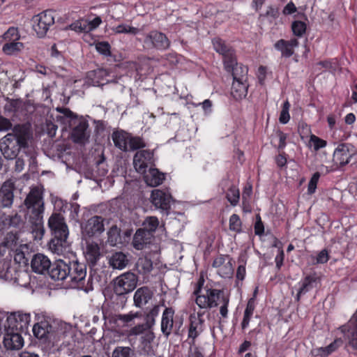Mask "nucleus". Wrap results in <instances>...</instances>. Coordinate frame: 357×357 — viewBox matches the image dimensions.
Listing matches in <instances>:
<instances>
[{
    "label": "nucleus",
    "mask_w": 357,
    "mask_h": 357,
    "mask_svg": "<svg viewBox=\"0 0 357 357\" xmlns=\"http://www.w3.org/2000/svg\"><path fill=\"white\" fill-rule=\"evenodd\" d=\"M31 137L32 132L29 123L15 125L10 132L0 139V151L3 158L8 160H15L20 151L24 150L25 154L30 155V162H34V154L25 151Z\"/></svg>",
    "instance_id": "obj_1"
},
{
    "label": "nucleus",
    "mask_w": 357,
    "mask_h": 357,
    "mask_svg": "<svg viewBox=\"0 0 357 357\" xmlns=\"http://www.w3.org/2000/svg\"><path fill=\"white\" fill-rule=\"evenodd\" d=\"M142 313L139 312H130L127 314H114L108 317V322L116 329H124L130 328L126 331V335L128 337L142 335V343L152 342L155 337L154 333L150 331V328L145 323L135 325V319L140 318Z\"/></svg>",
    "instance_id": "obj_2"
},
{
    "label": "nucleus",
    "mask_w": 357,
    "mask_h": 357,
    "mask_svg": "<svg viewBox=\"0 0 357 357\" xmlns=\"http://www.w3.org/2000/svg\"><path fill=\"white\" fill-rule=\"evenodd\" d=\"M66 282L73 288L89 292L93 289L91 277H86V266L77 261L68 263Z\"/></svg>",
    "instance_id": "obj_3"
},
{
    "label": "nucleus",
    "mask_w": 357,
    "mask_h": 357,
    "mask_svg": "<svg viewBox=\"0 0 357 357\" xmlns=\"http://www.w3.org/2000/svg\"><path fill=\"white\" fill-rule=\"evenodd\" d=\"M199 291L200 290L198 289L194 291V294L197 296L195 302L200 308L216 307L221 303L222 298L228 296L223 291L219 289H208L203 295L199 294Z\"/></svg>",
    "instance_id": "obj_4"
},
{
    "label": "nucleus",
    "mask_w": 357,
    "mask_h": 357,
    "mask_svg": "<svg viewBox=\"0 0 357 357\" xmlns=\"http://www.w3.org/2000/svg\"><path fill=\"white\" fill-rule=\"evenodd\" d=\"M55 12L46 10L32 18V27L39 38L44 37L50 28L54 24Z\"/></svg>",
    "instance_id": "obj_5"
},
{
    "label": "nucleus",
    "mask_w": 357,
    "mask_h": 357,
    "mask_svg": "<svg viewBox=\"0 0 357 357\" xmlns=\"http://www.w3.org/2000/svg\"><path fill=\"white\" fill-rule=\"evenodd\" d=\"M357 154L354 146L349 143H342L338 144L335 148L333 155V169H340L349 164L351 158Z\"/></svg>",
    "instance_id": "obj_6"
},
{
    "label": "nucleus",
    "mask_w": 357,
    "mask_h": 357,
    "mask_svg": "<svg viewBox=\"0 0 357 357\" xmlns=\"http://www.w3.org/2000/svg\"><path fill=\"white\" fill-rule=\"evenodd\" d=\"M24 205L28 209L29 216L43 215L45 208L42 191L38 188H32L24 200Z\"/></svg>",
    "instance_id": "obj_7"
},
{
    "label": "nucleus",
    "mask_w": 357,
    "mask_h": 357,
    "mask_svg": "<svg viewBox=\"0 0 357 357\" xmlns=\"http://www.w3.org/2000/svg\"><path fill=\"white\" fill-rule=\"evenodd\" d=\"M143 47L146 50H165L169 48L170 41L165 34L158 31H151L144 35L142 41Z\"/></svg>",
    "instance_id": "obj_8"
},
{
    "label": "nucleus",
    "mask_w": 357,
    "mask_h": 357,
    "mask_svg": "<svg viewBox=\"0 0 357 357\" xmlns=\"http://www.w3.org/2000/svg\"><path fill=\"white\" fill-rule=\"evenodd\" d=\"M137 282V279L134 273H125L114 280V291L117 295H125L135 289Z\"/></svg>",
    "instance_id": "obj_9"
},
{
    "label": "nucleus",
    "mask_w": 357,
    "mask_h": 357,
    "mask_svg": "<svg viewBox=\"0 0 357 357\" xmlns=\"http://www.w3.org/2000/svg\"><path fill=\"white\" fill-rule=\"evenodd\" d=\"M31 321L30 314L15 312L7 314L4 328H8L22 333L26 332Z\"/></svg>",
    "instance_id": "obj_10"
},
{
    "label": "nucleus",
    "mask_w": 357,
    "mask_h": 357,
    "mask_svg": "<svg viewBox=\"0 0 357 357\" xmlns=\"http://www.w3.org/2000/svg\"><path fill=\"white\" fill-rule=\"evenodd\" d=\"M72 126H74L71 132L73 141L80 144L87 143L90 137L88 122L82 117H79V119H75Z\"/></svg>",
    "instance_id": "obj_11"
},
{
    "label": "nucleus",
    "mask_w": 357,
    "mask_h": 357,
    "mask_svg": "<svg viewBox=\"0 0 357 357\" xmlns=\"http://www.w3.org/2000/svg\"><path fill=\"white\" fill-rule=\"evenodd\" d=\"M47 226L53 236H68V228L62 214L53 213L48 219Z\"/></svg>",
    "instance_id": "obj_12"
},
{
    "label": "nucleus",
    "mask_w": 357,
    "mask_h": 357,
    "mask_svg": "<svg viewBox=\"0 0 357 357\" xmlns=\"http://www.w3.org/2000/svg\"><path fill=\"white\" fill-rule=\"evenodd\" d=\"M153 162V152L149 150L138 151L134 155L133 165L136 171L144 174Z\"/></svg>",
    "instance_id": "obj_13"
},
{
    "label": "nucleus",
    "mask_w": 357,
    "mask_h": 357,
    "mask_svg": "<svg viewBox=\"0 0 357 357\" xmlns=\"http://www.w3.org/2000/svg\"><path fill=\"white\" fill-rule=\"evenodd\" d=\"M6 331L3 338V344L7 349L19 350L24 344V340L21 335L22 332L4 328Z\"/></svg>",
    "instance_id": "obj_14"
},
{
    "label": "nucleus",
    "mask_w": 357,
    "mask_h": 357,
    "mask_svg": "<svg viewBox=\"0 0 357 357\" xmlns=\"http://www.w3.org/2000/svg\"><path fill=\"white\" fill-rule=\"evenodd\" d=\"M174 312L172 307H166L162 312L161 331L166 337H168L172 333H178V330L176 329V324L174 326Z\"/></svg>",
    "instance_id": "obj_15"
},
{
    "label": "nucleus",
    "mask_w": 357,
    "mask_h": 357,
    "mask_svg": "<svg viewBox=\"0 0 357 357\" xmlns=\"http://www.w3.org/2000/svg\"><path fill=\"white\" fill-rule=\"evenodd\" d=\"M104 230L103 218L98 215L91 217L82 226L83 235L89 237L93 236L97 234H100Z\"/></svg>",
    "instance_id": "obj_16"
},
{
    "label": "nucleus",
    "mask_w": 357,
    "mask_h": 357,
    "mask_svg": "<svg viewBox=\"0 0 357 357\" xmlns=\"http://www.w3.org/2000/svg\"><path fill=\"white\" fill-rule=\"evenodd\" d=\"M172 196L169 193L156 189L151 192V201L153 205L158 209L168 211L170 208Z\"/></svg>",
    "instance_id": "obj_17"
},
{
    "label": "nucleus",
    "mask_w": 357,
    "mask_h": 357,
    "mask_svg": "<svg viewBox=\"0 0 357 357\" xmlns=\"http://www.w3.org/2000/svg\"><path fill=\"white\" fill-rule=\"evenodd\" d=\"M20 247H26L20 241L17 232H8L1 243H0V255H3L7 251H14Z\"/></svg>",
    "instance_id": "obj_18"
},
{
    "label": "nucleus",
    "mask_w": 357,
    "mask_h": 357,
    "mask_svg": "<svg viewBox=\"0 0 357 357\" xmlns=\"http://www.w3.org/2000/svg\"><path fill=\"white\" fill-rule=\"evenodd\" d=\"M15 190L14 183L10 181L3 183L0 188V205L3 208H10L13 202Z\"/></svg>",
    "instance_id": "obj_19"
},
{
    "label": "nucleus",
    "mask_w": 357,
    "mask_h": 357,
    "mask_svg": "<svg viewBox=\"0 0 357 357\" xmlns=\"http://www.w3.org/2000/svg\"><path fill=\"white\" fill-rule=\"evenodd\" d=\"M153 234L146 229H138L132 238V246L138 250H143L151 243Z\"/></svg>",
    "instance_id": "obj_20"
},
{
    "label": "nucleus",
    "mask_w": 357,
    "mask_h": 357,
    "mask_svg": "<svg viewBox=\"0 0 357 357\" xmlns=\"http://www.w3.org/2000/svg\"><path fill=\"white\" fill-rule=\"evenodd\" d=\"M52 263L49 258L43 254H36L33 256L31 261V266L35 273L43 274L50 271Z\"/></svg>",
    "instance_id": "obj_21"
},
{
    "label": "nucleus",
    "mask_w": 357,
    "mask_h": 357,
    "mask_svg": "<svg viewBox=\"0 0 357 357\" xmlns=\"http://www.w3.org/2000/svg\"><path fill=\"white\" fill-rule=\"evenodd\" d=\"M28 222L30 224L31 232L34 241H40L45 234L43 225V215L29 216Z\"/></svg>",
    "instance_id": "obj_22"
},
{
    "label": "nucleus",
    "mask_w": 357,
    "mask_h": 357,
    "mask_svg": "<svg viewBox=\"0 0 357 357\" xmlns=\"http://www.w3.org/2000/svg\"><path fill=\"white\" fill-rule=\"evenodd\" d=\"M68 268V263L59 259L52 264L49 275L53 280L66 281Z\"/></svg>",
    "instance_id": "obj_23"
},
{
    "label": "nucleus",
    "mask_w": 357,
    "mask_h": 357,
    "mask_svg": "<svg viewBox=\"0 0 357 357\" xmlns=\"http://www.w3.org/2000/svg\"><path fill=\"white\" fill-rule=\"evenodd\" d=\"M298 41L296 38L289 40L280 39L274 44V47L281 52L283 57L289 58L294 53V48L298 46Z\"/></svg>",
    "instance_id": "obj_24"
},
{
    "label": "nucleus",
    "mask_w": 357,
    "mask_h": 357,
    "mask_svg": "<svg viewBox=\"0 0 357 357\" xmlns=\"http://www.w3.org/2000/svg\"><path fill=\"white\" fill-rule=\"evenodd\" d=\"M153 296V292L149 287H140L135 292L133 297L134 305L137 307H142L149 303Z\"/></svg>",
    "instance_id": "obj_25"
},
{
    "label": "nucleus",
    "mask_w": 357,
    "mask_h": 357,
    "mask_svg": "<svg viewBox=\"0 0 357 357\" xmlns=\"http://www.w3.org/2000/svg\"><path fill=\"white\" fill-rule=\"evenodd\" d=\"M67 238L68 236H54L49 243V249L54 254L64 255L69 247Z\"/></svg>",
    "instance_id": "obj_26"
},
{
    "label": "nucleus",
    "mask_w": 357,
    "mask_h": 357,
    "mask_svg": "<svg viewBox=\"0 0 357 357\" xmlns=\"http://www.w3.org/2000/svg\"><path fill=\"white\" fill-rule=\"evenodd\" d=\"M144 178L146 183L152 187L158 186L162 183L165 179V176L157 169L150 168L148 172L144 173Z\"/></svg>",
    "instance_id": "obj_27"
},
{
    "label": "nucleus",
    "mask_w": 357,
    "mask_h": 357,
    "mask_svg": "<svg viewBox=\"0 0 357 357\" xmlns=\"http://www.w3.org/2000/svg\"><path fill=\"white\" fill-rule=\"evenodd\" d=\"M130 134L123 131H115L112 135L114 146L123 151H128V144Z\"/></svg>",
    "instance_id": "obj_28"
},
{
    "label": "nucleus",
    "mask_w": 357,
    "mask_h": 357,
    "mask_svg": "<svg viewBox=\"0 0 357 357\" xmlns=\"http://www.w3.org/2000/svg\"><path fill=\"white\" fill-rule=\"evenodd\" d=\"M248 87L247 81L233 80L231 94L236 100H241L247 96Z\"/></svg>",
    "instance_id": "obj_29"
},
{
    "label": "nucleus",
    "mask_w": 357,
    "mask_h": 357,
    "mask_svg": "<svg viewBox=\"0 0 357 357\" xmlns=\"http://www.w3.org/2000/svg\"><path fill=\"white\" fill-rule=\"evenodd\" d=\"M190 325L188 331V337L194 340L202 331V321L199 314H198L197 316L191 314L190 316Z\"/></svg>",
    "instance_id": "obj_30"
},
{
    "label": "nucleus",
    "mask_w": 357,
    "mask_h": 357,
    "mask_svg": "<svg viewBox=\"0 0 357 357\" xmlns=\"http://www.w3.org/2000/svg\"><path fill=\"white\" fill-rule=\"evenodd\" d=\"M85 257L88 262L94 266L100 257V248L96 243H87Z\"/></svg>",
    "instance_id": "obj_31"
},
{
    "label": "nucleus",
    "mask_w": 357,
    "mask_h": 357,
    "mask_svg": "<svg viewBox=\"0 0 357 357\" xmlns=\"http://www.w3.org/2000/svg\"><path fill=\"white\" fill-rule=\"evenodd\" d=\"M317 279L314 275H307L303 279L296 296L297 301H299L301 295L305 294L317 286Z\"/></svg>",
    "instance_id": "obj_32"
},
{
    "label": "nucleus",
    "mask_w": 357,
    "mask_h": 357,
    "mask_svg": "<svg viewBox=\"0 0 357 357\" xmlns=\"http://www.w3.org/2000/svg\"><path fill=\"white\" fill-rule=\"evenodd\" d=\"M128 263L127 256L122 252L112 254L109 259V264L113 268L123 269Z\"/></svg>",
    "instance_id": "obj_33"
},
{
    "label": "nucleus",
    "mask_w": 357,
    "mask_h": 357,
    "mask_svg": "<svg viewBox=\"0 0 357 357\" xmlns=\"http://www.w3.org/2000/svg\"><path fill=\"white\" fill-rule=\"evenodd\" d=\"M56 111L61 115L57 118L63 119V121H66L69 123L70 126H73V123L75 122V119H79L75 113H73L70 109L66 107H57Z\"/></svg>",
    "instance_id": "obj_34"
},
{
    "label": "nucleus",
    "mask_w": 357,
    "mask_h": 357,
    "mask_svg": "<svg viewBox=\"0 0 357 357\" xmlns=\"http://www.w3.org/2000/svg\"><path fill=\"white\" fill-rule=\"evenodd\" d=\"M47 319L43 320L36 324L33 328L34 335L38 339H47Z\"/></svg>",
    "instance_id": "obj_35"
},
{
    "label": "nucleus",
    "mask_w": 357,
    "mask_h": 357,
    "mask_svg": "<svg viewBox=\"0 0 357 357\" xmlns=\"http://www.w3.org/2000/svg\"><path fill=\"white\" fill-rule=\"evenodd\" d=\"M226 199L233 206H236L240 199L239 189L234 185H231L226 192Z\"/></svg>",
    "instance_id": "obj_36"
},
{
    "label": "nucleus",
    "mask_w": 357,
    "mask_h": 357,
    "mask_svg": "<svg viewBox=\"0 0 357 357\" xmlns=\"http://www.w3.org/2000/svg\"><path fill=\"white\" fill-rule=\"evenodd\" d=\"M231 71L232 72L233 80L247 81L248 69L246 66L241 64L236 65Z\"/></svg>",
    "instance_id": "obj_37"
},
{
    "label": "nucleus",
    "mask_w": 357,
    "mask_h": 357,
    "mask_svg": "<svg viewBox=\"0 0 357 357\" xmlns=\"http://www.w3.org/2000/svg\"><path fill=\"white\" fill-rule=\"evenodd\" d=\"M107 242L112 246L121 243L120 229L116 225H113L107 231Z\"/></svg>",
    "instance_id": "obj_38"
},
{
    "label": "nucleus",
    "mask_w": 357,
    "mask_h": 357,
    "mask_svg": "<svg viewBox=\"0 0 357 357\" xmlns=\"http://www.w3.org/2000/svg\"><path fill=\"white\" fill-rule=\"evenodd\" d=\"M160 312V305H155L146 313L145 324L151 329L155 323V318Z\"/></svg>",
    "instance_id": "obj_39"
},
{
    "label": "nucleus",
    "mask_w": 357,
    "mask_h": 357,
    "mask_svg": "<svg viewBox=\"0 0 357 357\" xmlns=\"http://www.w3.org/2000/svg\"><path fill=\"white\" fill-rule=\"evenodd\" d=\"M159 225V220L155 216L147 217L143 222L142 228L141 229H146L153 234Z\"/></svg>",
    "instance_id": "obj_40"
},
{
    "label": "nucleus",
    "mask_w": 357,
    "mask_h": 357,
    "mask_svg": "<svg viewBox=\"0 0 357 357\" xmlns=\"http://www.w3.org/2000/svg\"><path fill=\"white\" fill-rule=\"evenodd\" d=\"M135 351L130 347H116L112 353V357H135Z\"/></svg>",
    "instance_id": "obj_41"
},
{
    "label": "nucleus",
    "mask_w": 357,
    "mask_h": 357,
    "mask_svg": "<svg viewBox=\"0 0 357 357\" xmlns=\"http://www.w3.org/2000/svg\"><path fill=\"white\" fill-rule=\"evenodd\" d=\"M137 266L139 273H147L153 269V263L150 259L142 257L138 259Z\"/></svg>",
    "instance_id": "obj_42"
},
{
    "label": "nucleus",
    "mask_w": 357,
    "mask_h": 357,
    "mask_svg": "<svg viewBox=\"0 0 357 357\" xmlns=\"http://www.w3.org/2000/svg\"><path fill=\"white\" fill-rule=\"evenodd\" d=\"M24 47L22 43L12 41L8 42L3 46V51L6 54H13L16 52L20 51Z\"/></svg>",
    "instance_id": "obj_43"
},
{
    "label": "nucleus",
    "mask_w": 357,
    "mask_h": 357,
    "mask_svg": "<svg viewBox=\"0 0 357 357\" xmlns=\"http://www.w3.org/2000/svg\"><path fill=\"white\" fill-rule=\"evenodd\" d=\"M225 68L227 71L232 70L236 66V59L234 55L233 51L231 50L229 52L223 55Z\"/></svg>",
    "instance_id": "obj_44"
},
{
    "label": "nucleus",
    "mask_w": 357,
    "mask_h": 357,
    "mask_svg": "<svg viewBox=\"0 0 357 357\" xmlns=\"http://www.w3.org/2000/svg\"><path fill=\"white\" fill-rule=\"evenodd\" d=\"M234 273V268L231 262V259L227 261L224 265L220 267L219 270H218V273L222 277V278H230Z\"/></svg>",
    "instance_id": "obj_45"
},
{
    "label": "nucleus",
    "mask_w": 357,
    "mask_h": 357,
    "mask_svg": "<svg viewBox=\"0 0 357 357\" xmlns=\"http://www.w3.org/2000/svg\"><path fill=\"white\" fill-rule=\"evenodd\" d=\"M69 29L76 32H88L89 31V24L87 20H77L70 25Z\"/></svg>",
    "instance_id": "obj_46"
},
{
    "label": "nucleus",
    "mask_w": 357,
    "mask_h": 357,
    "mask_svg": "<svg viewBox=\"0 0 357 357\" xmlns=\"http://www.w3.org/2000/svg\"><path fill=\"white\" fill-rule=\"evenodd\" d=\"M114 30L116 33H130L132 35H136L139 32L137 28L124 24L116 26Z\"/></svg>",
    "instance_id": "obj_47"
},
{
    "label": "nucleus",
    "mask_w": 357,
    "mask_h": 357,
    "mask_svg": "<svg viewBox=\"0 0 357 357\" xmlns=\"http://www.w3.org/2000/svg\"><path fill=\"white\" fill-rule=\"evenodd\" d=\"M291 29L295 36L301 37L305 33L306 24L299 20L294 21L291 24Z\"/></svg>",
    "instance_id": "obj_48"
},
{
    "label": "nucleus",
    "mask_w": 357,
    "mask_h": 357,
    "mask_svg": "<svg viewBox=\"0 0 357 357\" xmlns=\"http://www.w3.org/2000/svg\"><path fill=\"white\" fill-rule=\"evenodd\" d=\"M213 45L215 50L222 54H225L229 52L231 50L230 48L225 44V43L220 38H215L213 40Z\"/></svg>",
    "instance_id": "obj_49"
},
{
    "label": "nucleus",
    "mask_w": 357,
    "mask_h": 357,
    "mask_svg": "<svg viewBox=\"0 0 357 357\" xmlns=\"http://www.w3.org/2000/svg\"><path fill=\"white\" fill-rule=\"evenodd\" d=\"M3 39L8 42L17 41L20 39L19 32L17 28L10 27L3 35Z\"/></svg>",
    "instance_id": "obj_50"
},
{
    "label": "nucleus",
    "mask_w": 357,
    "mask_h": 357,
    "mask_svg": "<svg viewBox=\"0 0 357 357\" xmlns=\"http://www.w3.org/2000/svg\"><path fill=\"white\" fill-rule=\"evenodd\" d=\"M130 150H136L146 146L145 142L139 137H132L130 135L128 144Z\"/></svg>",
    "instance_id": "obj_51"
},
{
    "label": "nucleus",
    "mask_w": 357,
    "mask_h": 357,
    "mask_svg": "<svg viewBox=\"0 0 357 357\" xmlns=\"http://www.w3.org/2000/svg\"><path fill=\"white\" fill-rule=\"evenodd\" d=\"M241 220L236 214H233L229 218V229L236 232L241 231Z\"/></svg>",
    "instance_id": "obj_52"
},
{
    "label": "nucleus",
    "mask_w": 357,
    "mask_h": 357,
    "mask_svg": "<svg viewBox=\"0 0 357 357\" xmlns=\"http://www.w3.org/2000/svg\"><path fill=\"white\" fill-rule=\"evenodd\" d=\"M5 221L9 226L14 227H19L23 224V220L22 218V216L18 215L17 213L8 215L6 218Z\"/></svg>",
    "instance_id": "obj_53"
},
{
    "label": "nucleus",
    "mask_w": 357,
    "mask_h": 357,
    "mask_svg": "<svg viewBox=\"0 0 357 357\" xmlns=\"http://www.w3.org/2000/svg\"><path fill=\"white\" fill-rule=\"evenodd\" d=\"M289 107H290L289 102L287 100L285 101L283 104L282 109L280 112V118H279L280 122L281 123L285 124L289 121V119H290V116L289 114Z\"/></svg>",
    "instance_id": "obj_54"
},
{
    "label": "nucleus",
    "mask_w": 357,
    "mask_h": 357,
    "mask_svg": "<svg viewBox=\"0 0 357 357\" xmlns=\"http://www.w3.org/2000/svg\"><path fill=\"white\" fill-rule=\"evenodd\" d=\"M309 143L310 146H313L315 151L326 146V142L325 140H323L314 135L310 136Z\"/></svg>",
    "instance_id": "obj_55"
},
{
    "label": "nucleus",
    "mask_w": 357,
    "mask_h": 357,
    "mask_svg": "<svg viewBox=\"0 0 357 357\" xmlns=\"http://www.w3.org/2000/svg\"><path fill=\"white\" fill-rule=\"evenodd\" d=\"M24 248L27 249V246L20 247L13 251L15 252L14 260L18 264H26L27 261L25 254L23 252Z\"/></svg>",
    "instance_id": "obj_56"
},
{
    "label": "nucleus",
    "mask_w": 357,
    "mask_h": 357,
    "mask_svg": "<svg viewBox=\"0 0 357 357\" xmlns=\"http://www.w3.org/2000/svg\"><path fill=\"white\" fill-rule=\"evenodd\" d=\"M320 174L319 172H316L313 174L310 182L308 183L307 192L312 195L315 192L319 178Z\"/></svg>",
    "instance_id": "obj_57"
},
{
    "label": "nucleus",
    "mask_w": 357,
    "mask_h": 357,
    "mask_svg": "<svg viewBox=\"0 0 357 357\" xmlns=\"http://www.w3.org/2000/svg\"><path fill=\"white\" fill-rule=\"evenodd\" d=\"M97 51L105 55L109 56L110 54V45L107 42H100L96 45Z\"/></svg>",
    "instance_id": "obj_58"
},
{
    "label": "nucleus",
    "mask_w": 357,
    "mask_h": 357,
    "mask_svg": "<svg viewBox=\"0 0 357 357\" xmlns=\"http://www.w3.org/2000/svg\"><path fill=\"white\" fill-rule=\"evenodd\" d=\"M342 344V340L339 338L335 340L332 343H331L328 346L325 348H322L324 351H326V354L328 355L335 351Z\"/></svg>",
    "instance_id": "obj_59"
},
{
    "label": "nucleus",
    "mask_w": 357,
    "mask_h": 357,
    "mask_svg": "<svg viewBox=\"0 0 357 357\" xmlns=\"http://www.w3.org/2000/svg\"><path fill=\"white\" fill-rule=\"evenodd\" d=\"M47 339H51L58 334L56 323L54 321L47 320Z\"/></svg>",
    "instance_id": "obj_60"
},
{
    "label": "nucleus",
    "mask_w": 357,
    "mask_h": 357,
    "mask_svg": "<svg viewBox=\"0 0 357 357\" xmlns=\"http://www.w3.org/2000/svg\"><path fill=\"white\" fill-rule=\"evenodd\" d=\"M349 343L354 348L357 349V326L351 331H348Z\"/></svg>",
    "instance_id": "obj_61"
},
{
    "label": "nucleus",
    "mask_w": 357,
    "mask_h": 357,
    "mask_svg": "<svg viewBox=\"0 0 357 357\" xmlns=\"http://www.w3.org/2000/svg\"><path fill=\"white\" fill-rule=\"evenodd\" d=\"M329 256L326 250H322L316 257V264H324L328 261Z\"/></svg>",
    "instance_id": "obj_62"
},
{
    "label": "nucleus",
    "mask_w": 357,
    "mask_h": 357,
    "mask_svg": "<svg viewBox=\"0 0 357 357\" xmlns=\"http://www.w3.org/2000/svg\"><path fill=\"white\" fill-rule=\"evenodd\" d=\"M229 259H230L229 256L220 255L214 259L213 262V267L216 268H218V270H219L220 267H222L224 265V264Z\"/></svg>",
    "instance_id": "obj_63"
},
{
    "label": "nucleus",
    "mask_w": 357,
    "mask_h": 357,
    "mask_svg": "<svg viewBox=\"0 0 357 357\" xmlns=\"http://www.w3.org/2000/svg\"><path fill=\"white\" fill-rule=\"evenodd\" d=\"M252 188L251 185H246L242 193V202L243 205H245L246 202H248V199L252 195Z\"/></svg>",
    "instance_id": "obj_64"
}]
</instances>
